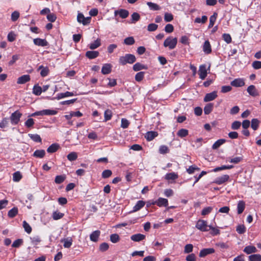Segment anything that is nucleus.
I'll list each match as a JSON object with an SVG mask.
<instances>
[{"instance_id":"obj_1","label":"nucleus","mask_w":261,"mask_h":261,"mask_svg":"<svg viewBox=\"0 0 261 261\" xmlns=\"http://www.w3.org/2000/svg\"><path fill=\"white\" fill-rule=\"evenodd\" d=\"M136 61L135 55L130 54H125L124 56H121L119 59V62L122 65H125L126 64H133Z\"/></svg>"},{"instance_id":"obj_2","label":"nucleus","mask_w":261,"mask_h":261,"mask_svg":"<svg viewBox=\"0 0 261 261\" xmlns=\"http://www.w3.org/2000/svg\"><path fill=\"white\" fill-rule=\"evenodd\" d=\"M177 43V39L176 38L169 37L164 41V46L165 47H168L169 49H173L176 47Z\"/></svg>"},{"instance_id":"obj_3","label":"nucleus","mask_w":261,"mask_h":261,"mask_svg":"<svg viewBox=\"0 0 261 261\" xmlns=\"http://www.w3.org/2000/svg\"><path fill=\"white\" fill-rule=\"evenodd\" d=\"M58 113V112L56 110H43L40 111H37L35 113L31 114V116H43V115H55Z\"/></svg>"},{"instance_id":"obj_4","label":"nucleus","mask_w":261,"mask_h":261,"mask_svg":"<svg viewBox=\"0 0 261 261\" xmlns=\"http://www.w3.org/2000/svg\"><path fill=\"white\" fill-rule=\"evenodd\" d=\"M22 114L19 111L17 110L13 113L10 117L11 123L13 125L17 124Z\"/></svg>"},{"instance_id":"obj_5","label":"nucleus","mask_w":261,"mask_h":261,"mask_svg":"<svg viewBox=\"0 0 261 261\" xmlns=\"http://www.w3.org/2000/svg\"><path fill=\"white\" fill-rule=\"evenodd\" d=\"M207 227L208 226L207 224V222L203 220H198L196 224V227L201 231H207L208 230L207 228Z\"/></svg>"},{"instance_id":"obj_6","label":"nucleus","mask_w":261,"mask_h":261,"mask_svg":"<svg viewBox=\"0 0 261 261\" xmlns=\"http://www.w3.org/2000/svg\"><path fill=\"white\" fill-rule=\"evenodd\" d=\"M90 17H85L82 13H79L77 16V20L79 23H82L86 25L90 23L91 20Z\"/></svg>"},{"instance_id":"obj_7","label":"nucleus","mask_w":261,"mask_h":261,"mask_svg":"<svg viewBox=\"0 0 261 261\" xmlns=\"http://www.w3.org/2000/svg\"><path fill=\"white\" fill-rule=\"evenodd\" d=\"M152 204H156L159 207L167 206L168 205V200L164 198H159L155 201H152Z\"/></svg>"},{"instance_id":"obj_8","label":"nucleus","mask_w":261,"mask_h":261,"mask_svg":"<svg viewBox=\"0 0 261 261\" xmlns=\"http://www.w3.org/2000/svg\"><path fill=\"white\" fill-rule=\"evenodd\" d=\"M33 42L35 45L39 46L44 47L48 45V42L46 39L39 38L34 39Z\"/></svg>"},{"instance_id":"obj_9","label":"nucleus","mask_w":261,"mask_h":261,"mask_svg":"<svg viewBox=\"0 0 261 261\" xmlns=\"http://www.w3.org/2000/svg\"><path fill=\"white\" fill-rule=\"evenodd\" d=\"M218 96L217 92L214 91L212 92L207 93L204 97V101L208 102L216 99Z\"/></svg>"},{"instance_id":"obj_10","label":"nucleus","mask_w":261,"mask_h":261,"mask_svg":"<svg viewBox=\"0 0 261 261\" xmlns=\"http://www.w3.org/2000/svg\"><path fill=\"white\" fill-rule=\"evenodd\" d=\"M215 251V249L212 248H204L200 250L199 256L200 257H204L208 254L214 253Z\"/></svg>"},{"instance_id":"obj_11","label":"nucleus","mask_w":261,"mask_h":261,"mask_svg":"<svg viewBox=\"0 0 261 261\" xmlns=\"http://www.w3.org/2000/svg\"><path fill=\"white\" fill-rule=\"evenodd\" d=\"M230 85L234 87H241L245 85V82L244 79L238 78L231 81Z\"/></svg>"},{"instance_id":"obj_12","label":"nucleus","mask_w":261,"mask_h":261,"mask_svg":"<svg viewBox=\"0 0 261 261\" xmlns=\"http://www.w3.org/2000/svg\"><path fill=\"white\" fill-rule=\"evenodd\" d=\"M229 179V176L228 175H223L221 176H219L217 177L214 182L216 183L217 185H222L224 184V182L227 181Z\"/></svg>"},{"instance_id":"obj_13","label":"nucleus","mask_w":261,"mask_h":261,"mask_svg":"<svg viewBox=\"0 0 261 261\" xmlns=\"http://www.w3.org/2000/svg\"><path fill=\"white\" fill-rule=\"evenodd\" d=\"M207 74L206 65L204 64L200 65L199 69V77L201 80H204L207 76Z\"/></svg>"},{"instance_id":"obj_14","label":"nucleus","mask_w":261,"mask_h":261,"mask_svg":"<svg viewBox=\"0 0 261 261\" xmlns=\"http://www.w3.org/2000/svg\"><path fill=\"white\" fill-rule=\"evenodd\" d=\"M114 13L115 15H117L118 14L121 18L123 19L127 18L129 15L128 11L122 9L115 11Z\"/></svg>"},{"instance_id":"obj_15","label":"nucleus","mask_w":261,"mask_h":261,"mask_svg":"<svg viewBox=\"0 0 261 261\" xmlns=\"http://www.w3.org/2000/svg\"><path fill=\"white\" fill-rule=\"evenodd\" d=\"M112 65L110 63L104 64L101 68V73L103 74H108L112 71Z\"/></svg>"},{"instance_id":"obj_16","label":"nucleus","mask_w":261,"mask_h":261,"mask_svg":"<svg viewBox=\"0 0 261 261\" xmlns=\"http://www.w3.org/2000/svg\"><path fill=\"white\" fill-rule=\"evenodd\" d=\"M31 80L30 76L29 74L23 75L18 78L17 83L18 84H24Z\"/></svg>"},{"instance_id":"obj_17","label":"nucleus","mask_w":261,"mask_h":261,"mask_svg":"<svg viewBox=\"0 0 261 261\" xmlns=\"http://www.w3.org/2000/svg\"><path fill=\"white\" fill-rule=\"evenodd\" d=\"M203 51L206 54H210L212 53V47L208 40H206L203 45Z\"/></svg>"},{"instance_id":"obj_18","label":"nucleus","mask_w":261,"mask_h":261,"mask_svg":"<svg viewBox=\"0 0 261 261\" xmlns=\"http://www.w3.org/2000/svg\"><path fill=\"white\" fill-rule=\"evenodd\" d=\"M146 236L141 233H137L132 235L130 237V239L134 242H140L144 240Z\"/></svg>"},{"instance_id":"obj_19","label":"nucleus","mask_w":261,"mask_h":261,"mask_svg":"<svg viewBox=\"0 0 261 261\" xmlns=\"http://www.w3.org/2000/svg\"><path fill=\"white\" fill-rule=\"evenodd\" d=\"M247 91L250 95L252 96L255 97L258 95V92L255 86L254 85L249 86L247 88Z\"/></svg>"},{"instance_id":"obj_20","label":"nucleus","mask_w":261,"mask_h":261,"mask_svg":"<svg viewBox=\"0 0 261 261\" xmlns=\"http://www.w3.org/2000/svg\"><path fill=\"white\" fill-rule=\"evenodd\" d=\"M100 234V231L98 230L93 231L90 235V240L94 242L98 241L99 237Z\"/></svg>"},{"instance_id":"obj_21","label":"nucleus","mask_w":261,"mask_h":261,"mask_svg":"<svg viewBox=\"0 0 261 261\" xmlns=\"http://www.w3.org/2000/svg\"><path fill=\"white\" fill-rule=\"evenodd\" d=\"M243 251L247 254H250L256 253L257 251V249L254 246L249 245L244 248Z\"/></svg>"},{"instance_id":"obj_22","label":"nucleus","mask_w":261,"mask_h":261,"mask_svg":"<svg viewBox=\"0 0 261 261\" xmlns=\"http://www.w3.org/2000/svg\"><path fill=\"white\" fill-rule=\"evenodd\" d=\"M145 202L143 200H139L137 201L136 205L133 207V210L132 212H136L139 211L144 206Z\"/></svg>"},{"instance_id":"obj_23","label":"nucleus","mask_w":261,"mask_h":261,"mask_svg":"<svg viewBox=\"0 0 261 261\" xmlns=\"http://www.w3.org/2000/svg\"><path fill=\"white\" fill-rule=\"evenodd\" d=\"M158 135V134L156 132L150 131L146 134L145 137L147 141H150L154 139Z\"/></svg>"},{"instance_id":"obj_24","label":"nucleus","mask_w":261,"mask_h":261,"mask_svg":"<svg viewBox=\"0 0 261 261\" xmlns=\"http://www.w3.org/2000/svg\"><path fill=\"white\" fill-rule=\"evenodd\" d=\"M99 55L98 51H87L86 53V56L89 59H93L97 58Z\"/></svg>"},{"instance_id":"obj_25","label":"nucleus","mask_w":261,"mask_h":261,"mask_svg":"<svg viewBox=\"0 0 261 261\" xmlns=\"http://www.w3.org/2000/svg\"><path fill=\"white\" fill-rule=\"evenodd\" d=\"M38 70H41L40 75L42 77L46 76L49 72V68L47 67H44L43 65H41L39 67Z\"/></svg>"},{"instance_id":"obj_26","label":"nucleus","mask_w":261,"mask_h":261,"mask_svg":"<svg viewBox=\"0 0 261 261\" xmlns=\"http://www.w3.org/2000/svg\"><path fill=\"white\" fill-rule=\"evenodd\" d=\"M245 208V202L243 200H240L239 201L237 205V211L238 214H241L244 211Z\"/></svg>"},{"instance_id":"obj_27","label":"nucleus","mask_w":261,"mask_h":261,"mask_svg":"<svg viewBox=\"0 0 261 261\" xmlns=\"http://www.w3.org/2000/svg\"><path fill=\"white\" fill-rule=\"evenodd\" d=\"M60 148V146L57 143L52 144L50 146H49L47 149V151L48 153H54L56 152L59 148Z\"/></svg>"},{"instance_id":"obj_28","label":"nucleus","mask_w":261,"mask_h":261,"mask_svg":"<svg viewBox=\"0 0 261 261\" xmlns=\"http://www.w3.org/2000/svg\"><path fill=\"white\" fill-rule=\"evenodd\" d=\"M226 140L224 139H220L216 141L212 145L213 149H218L221 145L226 142Z\"/></svg>"},{"instance_id":"obj_29","label":"nucleus","mask_w":261,"mask_h":261,"mask_svg":"<svg viewBox=\"0 0 261 261\" xmlns=\"http://www.w3.org/2000/svg\"><path fill=\"white\" fill-rule=\"evenodd\" d=\"M45 154V151L43 149L36 150L33 153V156L38 158H43Z\"/></svg>"},{"instance_id":"obj_30","label":"nucleus","mask_w":261,"mask_h":261,"mask_svg":"<svg viewBox=\"0 0 261 261\" xmlns=\"http://www.w3.org/2000/svg\"><path fill=\"white\" fill-rule=\"evenodd\" d=\"M147 66L146 65H143L140 63H136L133 66V70L135 71H140L142 69H147Z\"/></svg>"},{"instance_id":"obj_31","label":"nucleus","mask_w":261,"mask_h":261,"mask_svg":"<svg viewBox=\"0 0 261 261\" xmlns=\"http://www.w3.org/2000/svg\"><path fill=\"white\" fill-rule=\"evenodd\" d=\"M214 104L212 103H208L206 104L204 108V113L206 115L210 114L213 109Z\"/></svg>"},{"instance_id":"obj_32","label":"nucleus","mask_w":261,"mask_h":261,"mask_svg":"<svg viewBox=\"0 0 261 261\" xmlns=\"http://www.w3.org/2000/svg\"><path fill=\"white\" fill-rule=\"evenodd\" d=\"M217 16H218L217 13L214 12L213 13V14L210 17V23H209V25L208 26V28L210 29L214 26L215 22L216 20Z\"/></svg>"},{"instance_id":"obj_33","label":"nucleus","mask_w":261,"mask_h":261,"mask_svg":"<svg viewBox=\"0 0 261 261\" xmlns=\"http://www.w3.org/2000/svg\"><path fill=\"white\" fill-rule=\"evenodd\" d=\"M74 95L73 92L67 91L65 93H60L57 94V98L60 99L66 97L72 96Z\"/></svg>"},{"instance_id":"obj_34","label":"nucleus","mask_w":261,"mask_h":261,"mask_svg":"<svg viewBox=\"0 0 261 261\" xmlns=\"http://www.w3.org/2000/svg\"><path fill=\"white\" fill-rule=\"evenodd\" d=\"M42 92V87L39 86L38 85H35L33 88V93L37 96L41 95Z\"/></svg>"},{"instance_id":"obj_35","label":"nucleus","mask_w":261,"mask_h":261,"mask_svg":"<svg viewBox=\"0 0 261 261\" xmlns=\"http://www.w3.org/2000/svg\"><path fill=\"white\" fill-rule=\"evenodd\" d=\"M178 178V175L177 173H175V172H171L167 173L165 175V178L167 180H175Z\"/></svg>"},{"instance_id":"obj_36","label":"nucleus","mask_w":261,"mask_h":261,"mask_svg":"<svg viewBox=\"0 0 261 261\" xmlns=\"http://www.w3.org/2000/svg\"><path fill=\"white\" fill-rule=\"evenodd\" d=\"M61 242L64 243L63 246L64 248H70L72 244V240L71 238L64 239Z\"/></svg>"},{"instance_id":"obj_37","label":"nucleus","mask_w":261,"mask_h":261,"mask_svg":"<svg viewBox=\"0 0 261 261\" xmlns=\"http://www.w3.org/2000/svg\"><path fill=\"white\" fill-rule=\"evenodd\" d=\"M101 45L100 39H97L94 42L89 44V48L91 49H95Z\"/></svg>"},{"instance_id":"obj_38","label":"nucleus","mask_w":261,"mask_h":261,"mask_svg":"<svg viewBox=\"0 0 261 261\" xmlns=\"http://www.w3.org/2000/svg\"><path fill=\"white\" fill-rule=\"evenodd\" d=\"M259 124V121L256 118H253L251 120V128L256 130L258 129Z\"/></svg>"},{"instance_id":"obj_39","label":"nucleus","mask_w":261,"mask_h":261,"mask_svg":"<svg viewBox=\"0 0 261 261\" xmlns=\"http://www.w3.org/2000/svg\"><path fill=\"white\" fill-rule=\"evenodd\" d=\"M140 19V15L137 12H134L131 15L130 23H135L136 22L139 21Z\"/></svg>"},{"instance_id":"obj_40","label":"nucleus","mask_w":261,"mask_h":261,"mask_svg":"<svg viewBox=\"0 0 261 261\" xmlns=\"http://www.w3.org/2000/svg\"><path fill=\"white\" fill-rule=\"evenodd\" d=\"M64 216V214L61 213L58 211H55L53 212L52 214V217L54 220H58L59 219H60L62 218Z\"/></svg>"},{"instance_id":"obj_41","label":"nucleus","mask_w":261,"mask_h":261,"mask_svg":"<svg viewBox=\"0 0 261 261\" xmlns=\"http://www.w3.org/2000/svg\"><path fill=\"white\" fill-rule=\"evenodd\" d=\"M28 136L32 140L35 142L41 143L42 141V139L40 136L38 134H29Z\"/></svg>"},{"instance_id":"obj_42","label":"nucleus","mask_w":261,"mask_h":261,"mask_svg":"<svg viewBox=\"0 0 261 261\" xmlns=\"http://www.w3.org/2000/svg\"><path fill=\"white\" fill-rule=\"evenodd\" d=\"M249 261H261V255L259 254H254L249 256Z\"/></svg>"},{"instance_id":"obj_43","label":"nucleus","mask_w":261,"mask_h":261,"mask_svg":"<svg viewBox=\"0 0 261 261\" xmlns=\"http://www.w3.org/2000/svg\"><path fill=\"white\" fill-rule=\"evenodd\" d=\"M22 177L21 173L19 171H16L13 174V180L14 181L18 182Z\"/></svg>"},{"instance_id":"obj_44","label":"nucleus","mask_w":261,"mask_h":261,"mask_svg":"<svg viewBox=\"0 0 261 261\" xmlns=\"http://www.w3.org/2000/svg\"><path fill=\"white\" fill-rule=\"evenodd\" d=\"M18 214V208L16 207H14L12 209H11L8 213V216L10 218H14Z\"/></svg>"},{"instance_id":"obj_45","label":"nucleus","mask_w":261,"mask_h":261,"mask_svg":"<svg viewBox=\"0 0 261 261\" xmlns=\"http://www.w3.org/2000/svg\"><path fill=\"white\" fill-rule=\"evenodd\" d=\"M188 133L189 132L188 129L181 128L177 132V135L180 138H184L188 136Z\"/></svg>"},{"instance_id":"obj_46","label":"nucleus","mask_w":261,"mask_h":261,"mask_svg":"<svg viewBox=\"0 0 261 261\" xmlns=\"http://www.w3.org/2000/svg\"><path fill=\"white\" fill-rule=\"evenodd\" d=\"M169 151H170V150H169L168 147L166 145L160 146L159 149V153L161 154H162L167 153L169 152Z\"/></svg>"},{"instance_id":"obj_47","label":"nucleus","mask_w":261,"mask_h":261,"mask_svg":"<svg viewBox=\"0 0 261 261\" xmlns=\"http://www.w3.org/2000/svg\"><path fill=\"white\" fill-rule=\"evenodd\" d=\"M147 5L151 10L157 11L160 9V7L156 4L152 2H147Z\"/></svg>"},{"instance_id":"obj_48","label":"nucleus","mask_w":261,"mask_h":261,"mask_svg":"<svg viewBox=\"0 0 261 261\" xmlns=\"http://www.w3.org/2000/svg\"><path fill=\"white\" fill-rule=\"evenodd\" d=\"M67 159L72 162L75 161L77 158V154L75 152H71L69 153L67 156Z\"/></svg>"},{"instance_id":"obj_49","label":"nucleus","mask_w":261,"mask_h":261,"mask_svg":"<svg viewBox=\"0 0 261 261\" xmlns=\"http://www.w3.org/2000/svg\"><path fill=\"white\" fill-rule=\"evenodd\" d=\"M236 231L239 234H243L246 231V228L244 225H238L236 227Z\"/></svg>"},{"instance_id":"obj_50","label":"nucleus","mask_w":261,"mask_h":261,"mask_svg":"<svg viewBox=\"0 0 261 261\" xmlns=\"http://www.w3.org/2000/svg\"><path fill=\"white\" fill-rule=\"evenodd\" d=\"M30 239L31 240V243L34 245H38L41 241L40 237L38 236L31 237Z\"/></svg>"},{"instance_id":"obj_51","label":"nucleus","mask_w":261,"mask_h":261,"mask_svg":"<svg viewBox=\"0 0 261 261\" xmlns=\"http://www.w3.org/2000/svg\"><path fill=\"white\" fill-rule=\"evenodd\" d=\"M23 243V239H18L16 240L15 241L13 242L12 247L14 248H18L21 245H22Z\"/></svg>"},{"instance_id":"obj_52","label":"nucleus","mask_w":261,"mask_h":261,"mask_svg":"<svg viewBox=\"0 0 261 261\" xmlns=\"http://www.w3.org/2000/svg\"><path fill=\"white\" fill-rule=\"evenodd\" d=\"M65 175H57L55 177V182L57 184H60L65 180Z\"/></svg>"},{"instance_id":"obj_53","label":"nucleus","mask_w":261,"mask_h":261,"mask_svg":"<svg viewBox=\"0 0 261 261\" xmlns=\"http://www.w3.org/2000/svg\"><path fill=\"white\" fill-rule=\"evenodd\" d=\"M23 227L28 233L30 234L32 232V227L26 221H23Z\"/></svg>"},{"instance_id":"obj_54","label":"nucleus","mask_w":261,"mask_h":261,"mask_svg":"<svg viewBox=\"0 0 261 261\" xmlns=\"http://www.w3.org/2000/svg\"><path fill=\"white\" fill-rule=\"evenodd\" d=\"M135 42V39L133 37H127L124 40V43L128 45H133Z\"/></svg>"},{"instance_id":"obj_55","label":"nucleus","mask_w":261,"mask_h":261,"mask_svg":"<svg viewBox=\"0 0 261 261\" xmlns=\"http://www.w3.org/2000/svg\"><path fill=\"white\" fill-rule=\"evenodd\" d=\"M120 240V237L117 233L112 234L110 236V241L113 243H116Z\"/></svg>"},{"instance_id":"obj_56","label":"nucleus","mask_w":261,"mask_h":261,"mask_svg":"<svg viewBox=\"0 0 261 261\" xmlns=\"http://www.w3.org/2000/svg\"><path fill=\"white\" fill-rule=\"evenodd\" d=\"M112 174V172L111 170L107 169L103 171L101 174V176L103 178H107L110 177Z\"/></svg>"},{"instance_id":"obj_57","label":"nucleus","mask_w":261,"mask_h":261,"mask_svg":"<svg viewBox=\"0 0 261 261\" xmlns=\"http://www.w3.org/2000/svg\"><path fill=\"white\" fill-rule=\"evenodd\" d=\"M145 72L141 71L138 72L135 75V80L137 82H141L144 77Z\"/></svg>"},{"instance_id":"obj_58","label":"nucleus","mask_w":261,"mask_h":261,"mask_svg":"<svg viewBox=\"0 0 261 261\" xmlns=\"http://www.w3.org/2000/svg\"><path fill=\"white\" fill-rule=\"evenodd\" d=\"M16 35L13 31H11L8 34L7 39L9 42L14 41L16 39Z\"/></svg>"},{"instance_id":"obj_59","label":"nucleus","mask_w":261,"mask_h":261,"mask_svg":"<svg viewBox=\"0 0 261 261\" xmlns=\"http://www.w3.org/2000/svg\"><path fill=\"white\" fill-rule=\"evenodd\" d=\"M207 20V17L205 15H203L202 16L201 18L199 17H197L195 18L194 22L195 23H204L206 22Z\"/></svg>"},{"instance_id":"obj_60","label":"nucleus","mask_w":261,"mask_h":261,"mask_svg":"<svg viewBox=\"0 0 261 261\" xmlns=\"http://www.w3.org/2000/svg\"><path fill=\"white\" fill-rule=\"evenodd\" d=\"M222 38L228 44L231 43L232 41L231 37L229 34H223L222 35Z\"/></svg>"},{"instance_id":"obj_61","label":"nucleus","mask_w":261,"mask_h":261,"mask_svg":"<svg viewBox=\"0 0 261 261\" xmlns=\"http://www.w3.org/2000/svg\"><path fill=\"white\" fill-rule=\"evenodd\" d=\"M173 20V15L170 13H165L164 15V20L166 22H171Z\"/></svg>"},{"instance_id":"obj_62","label":"nucleus","mask_w":261,"mask_h":261,"mask_svg":"<svg viewBox=\"0 0 261 261\" xmlns=\"http://www.w3.org/2000/svg\"><path fill=\"white\" fill-rule=\"evenodd\" d=\"M129 122L125 118H122L121 121V127L123 128H126L129 125Z\"/></svg>"},{"instance_id":"obj_63","label":"nucleus","mask_w":261,"mask_h":261,"mask_svg":"<svg viewBox=\"0 0 261 261\" xmlns=\"http://www.w3.org/2000/svg\"><path fill=\"white\" fill-rule=\"evenodd\" d=\"M195 170L199 171L200 168L195 166L192 165V166H190L187 169V172L190 174H193L195 172Z\"/></svg>"},{"instance_id":"obj_64","label":"nucleus","mask_w":261,"mask_h":261,"mask_svg":"<svg viewBox=\"0 0 261 261\" xmlns=\"http://www.w3.org/2000/svg\"><path fill=\"white\" fill-rule=\"evenodd\" d=\"M19 16H20V14L18 11H14L11 14V20L14 22L16 21L19 18Z\"/></svg>"}]
</instances>
